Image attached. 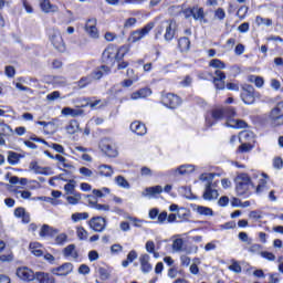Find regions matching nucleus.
<instances>
[{
    "label": "nucleus",
    "mask_w": 283,
    "mask_h": 283,
    "mask_svg": "<svg viewBox=\"0 0 283 283\" xmlns=\"http://www.w3.org/2000/svg\"><path fill=\"white\" fill-rule=\"evenodd\" d=\"M238 113L235 108L229 106L226 108H213L210 113L206 115V125L207 127H213L219 120H224L226 127H232V129H244L247 128V122L242 119H235Z\"/></svg>",
    "instance_id": "obj_1"
},
{
    "label": "nucleus",
    "mask_w": 283,
    "mask_h": 283,
    "mask_svg": "<svg viewBox=\"0 0 283 283\" xmlns=\"http://www.w3.org/2000/svg\"><path fill=\"white\" fill-rule=\"evenodd\" d=\"M213 178H216V174L213 172H206L200 175L199 177V180L205 187L202 198L203 200H208L209 202H211V200H218V197L220 196V193L216 189V187H218V181L213 182Z\"/></svg>",
    "instance_id": "obj_2"
},
{
    "label": "nucleus",
    "mask_w": 283,
    "mask_h": 283,
    "mask_svg": "<svg viewBox=\"0 0 283 283\" xmlns=\"http://www.w3.org/2000/svg\"><path fill=\"white\" fill-rule=\"evenodd\" d=\"M127 52H129V45H123L119 49L114 45H108L102 53V61L106 63V65H114L116 61H123Z\"/></svg>",
    "instance_id": "obj_3"
},
{
    "label": "nucleus",
    "mask_w": 283,
    "mask_h": 283,
    "mask_svg": "<svg viewBox=\"0 0 283 283\" xmlns=\"http://www.w3.org/2000/svg\"><path fill=\"white\" fill-rule=\"evenodd\" d=\"M251 175L241 172L235 177V191L238 196H251V189H255V182Z\"/></svg>",
    "instance_id": "obj_4"
},
{
    "label": "nucleus",
    "mask_w": 283,
    "mask_h": 283,
    "mask_svg": "<svg viewBox=\"0 0 283 283\" xmlns=\"http://www.w3.org/2000/svg\"><path fill=\"white\" fill-rule=\"evenodd\" d=\"M178 29V24L175 20H166L160 22V24L156 28V36H160L164 33L165 41H174L176 36V30Z\"/></svg>",
    "instance_id": "obj_5"
},
{
    "label": "nucleus",
    "mask_w": 283,
    "mask_h": 283,
    "mask_svg": "<svg viewBox=\"0 0 283 283\" xmlns=\"http://www.w3.org/2000/svg\"><path fill=\"white\" fill-rule=\"evenodd\" d=\"M49 39L57 52L63 53L67 50L65 46V41H63V35H61V31H59V29L53 28L49 30Z\"/></svg>",
    "instance_id": "obj_6"
},
{
    "label": "nucleus",
    "mask_w": 283,
    "mask_h": 283,
    "mask_svg": "<svg viewBox=\"0 0 283 283\" xmlns=\"http://www.w3.org/2000/svg\"><path fill=\"white\" fill-rule=\"evenodd\" d=\"M252 180H259L258 186H254L255 193L260 196L261 193H265V191L269 189L268 181L269 175L260 171H252L251 172Z\"/></svg>",
    "instance_id": "obj_7"
},
{
    "label": "nucleus",
    "mask_w": 283,
    "mask_h": 283,
    "mask_svg": "<svg viewBox=\"0 0 283 283\" xmlns=\"http://www.w3.org/2000/svg\"><path fill=\"white\" fill-rule=\"evenodd\" d=\"M269 120L272 127H281L283 124V102L277 103L276 106L271 109Z\"/></svg>",
    "instance_id": "obj_8"
},
{
    "label": "nucleus",
    "mask_w": 283,
    "mask_h": 283,
    "mask_svg": "<svg viewBox=\"0 0 283 283\" xmlns=\"http://www.w3.org/2000/svg\"><path fill=\"white\" fill-rule=\"evenodd\" d=\"M99 149L108 156V158H116L118 156V148L116 143L111 138H104L99 143Z\"/></svg>",
    "instance_id": "obj_9"
},
{
    "label": "nucleus",
    "mask_w": 283,
    "mask_h": 283,
    "mask_svg": "<svg viewBox=\"0 0 283 283\" xmlns=\"http://www.w3.org/2000/svg\"><path fill=\"white\" fill-rule=\"evenodd\" d=\"M154 22H150L146 24L143 29L133 31L130 35L128 36L129 43H138V41H142V39H145L151 30H154Z\"/></svg>",
    "instance_id": "obj_10"
},
{
    "label": "nucleus",
    "mask_w": 283,
    "mask_h": 283,
    "mask_svg": "<svg viewBox=\"0 0 283 283\" xmlns=\"http://www.w3.org/2000/svg\"><path fill=\"white\" fill-rule=\"evenodd\" d=\"M88 227L96 233H103L107 229V219L101 216L92 217L88 220Z\"/></svg>",
    "instance_id": "obj_11"
},
{
    "label": "nucleus",
    "mask_w": 283,
    "mask_h": 283,
    "mask_svg": "<svg viewBox=\"0 0 283 283\" xmlns=\"http://www.w3.org/2000/svg\"><path fill=\"white\" fill-rule=\"evenodd\" d=\"M55 160H57L59 169H61V171H64L66 176H72V174L76 171V168L74 167V165H72V163H70V160H67L62 155H55Z\"/></svg>",
    "instance_id": "obj_12"
},
{
    "label": "nucleus",
    "mask_w": 283,
    "mask_h": 283,
    "mask_svg": "<svg viewBox=\"0 0 283 283\" xmlns=\"http://www.w3.org/2000/svg\"><path fill=\"white\" fill-rule=\"evenodd\" d=\"M15 275L19 277V280H22V282H34L36 277V273H34V271L28 266L18 268L15 270Z\"/></svg>",
    "instance_id": "obj_13"
},
{
    "label": "nucleus",
    "mask_w": 283,
    "mask_h": 283,
    "mask_svg": "<svg viewBox=\"0 0 283 283\" xmlns=\"http://www.w3.org/2000/svg\"><path fill=\"white\" fill-rule=\"evenodd\" d=\"M241 101L245 105H253L255 103V88L251 85H245L241 92Z\"/></svg>",
    "instance_id": "obj_14"
},
{
    "label": "nucleus",
    "mask_w": 283,
    "mask_h": 283,
    "mask_svg": "<svg viewBox=\"0 0 283 283\" xmlns=\"http://www.w3.org/2000/svg\"><path fill=\"white\" fill-rule=\"evenodd\" d=\"M163 104L166 107H169L170 109H176L182 102L180 101V97L176 94L168 93L163 96Z\"/></svg>",
    "instance_id": "obj_15"
},
{
    "label": "nucleus",
    "mask_w": 283,
    "mask_h": 283,
    "mask_svg": "<svg viewBox=\"0 0 283 283\" xmlns=\"http://www.w3.org/2000/svg\"><path fill=\"white\" fill-rule=\"evenodd\" d=\"M72 271H74V265L72 263H64L57 268H53L51 273H53V275H57L59 277H65L70 275Z\"/></svg>",
    "instance_id": "obj_16"
},
{
    "label": "nucleus",
    "mask_w": 283,
    "mask_h": 283,
    "mask_svg": "<svg viewBox=\"0 0 283 283\" xmlns=\"http://www.w3.org/2000/svg\"><path fill=\"white\" fill-rule=\"evenodd\" d=\"M149 260H150L149 254H142L139 256L142 273H151V270L154 269V266L151 265V263H149Z\"/></svg>",
    "instance_id": "obj_17"
},
{
    "label": "nucleus",
    "mask_w": 283,
    "mask_h": 283,
    "mask_svg": "<svg viewBox=\"0 0 283 283\" xmlns=\"http://www.w3.org/2000/svg\"><path fill=\"white\" fill-rule=\"evenodd\" d=\"M85 30L92 39H98V29L96 28V19L87 20Z\"/></svg>",
    "instance_id": "obj_18"
},
{
    "label": "nucleus",
    "mask_w": 283,
    "mask_h": 283,
    "mask_svg": "<svg viewBox=\"0 0 283 283\" xmlns=\"http://www.w3.org/2000/svg\"><path fill=\"white\" fill-rule=\"evenodd\" d=\"M227 80V75L224 74V72L217 70L214 72V78H213V83L217 87V90H224V81Z\"/></svg>",
    "instance_id": "obj_19"
},
{
    "label": "nucleus",
    "mask_w": 283,
    "mask_h": 283,
    "mask_svg": "<svg viewBox=\"0 0 283 283\" xmlns=\"http://www.w3.org/2000/svg\"><path fill=\"white\" fill-rule=\"evenodd\" d=\"M130 130L137 136H145L147 134V127L140 122H133L130 124Z\"/></svg>",
    "instance_id": "obj_20"
},
{
    "label": "nucleus",
    "mask_w": 283,
    "mask_h": 283,
    "mask_svg": "<svg viewBox=\"0 0 283 283\" xmlns=\"http://www.w3.org/2000/svg\"><path fill=\"white\" fill-rule=\"evenodd\" d=\"M62 116H71V118H76L78 116H83L84 112L81 108H72V107H64L61 111Z\"/></svg>",
    "instance_id": "obj_21"
},
{
    "label": "nucleus",
    "mask_w": 283,
    "mask_h": 283,
    "mask_svg": "<svg viewBox=\"0 0 283 283\" xmlns=\"http://www.w3.org/2000/svg\"><path fill=\"white\" fill-rule=\"evenodd\" d=\"M160 193H163V186H154L146 188L142 192V196H144V198H154V196H158Z\"/></svg>",
    "instance_id": "obj_22"
},
{
    "label": "nucleus",
    "mask_w": 283,
    "mask_h": 283,
    "mask_svg": "<svg viewBox=\"0 0 283 283\" xmlns=\"http://www.w3.org/2000/svg\"><path fill=\"white\" fill-rule=\"evenodd\" d=\"M35 280H38L39 283H56V280L54 279V276L45 272H36Z\"/></svg>",
    "instance_id": "obj_23"
},
{
    "label": "nucleus",
    "mask_w": 283,
    "mask_h": 283,
    "mask_svg": "<svg viewBox=\"0 0 283 283\" xmlns=\"http://www.w3.org/2000/svg\"><path fill=\"white\" fill-rule=\"evenodd\" d=\"M88 207H91V209H95L96 211H102V212H107L111 209L109 205L98 203V200L94 198L88 199Z\"/></svg>",
    "instance_id": "obj_24"
},
{
    "label": "nucleus",
    "mask_w": 283,
    "mask_h": 283,
    "mask_svg": "<svg viewBox=\"0 0 283 283\" xmlns=\"http://www.w3.org/2000/svg\"><path fill=\"white\" fill-rule=\"evenodd\" d=\"M40 8L46 14L50 12H59V7L52 4L50 0H40Z\"/></svg>",
    "instance_id": "obj_25"
},
{
    "label": "nucleus",
    "mask_w": 283,
    "mask_h": 283,
    "mask_svg": "<svg viewBox=\"0 0 283 283\" xmlns=\"http://www.w3.org/2000/svg\"><path fill=\"white\" fill-rule=\"evenodd\" d=\"M64 258H71L72 260H78V251L76 250V245L70 244L63 250Z\"/></svg>",
    "instance_id": "obj_26"
},
{
    "label": "nucleus",
    "mask_w": 283,
    "mask_h": 283,
    "mask_svg": "<svg viewBox=\"0 0 283 283\" xmlns=\"http://www.w3.org/2000/svg\"><path fill=\"white\" fill-rule=\"evenodd\" d=\"M97 172L104 178H112V176H114V168H112L109 165H99L97 167Z\"/></svg>",
    "instance_id": "obj_27"
},
{
    "label": "nucleus",
    "mask_w": 283,
    "mask_h": 283,
    "mask_svg": "<svg viewBox=\"0 0 283 283\" xmlns=\"http://www.w3.org/2000/svg\"><path fill=\"white\" fill-rule=\"evenodd\" d=\"M109 72V67L106 65H102L99 69H96L90 76H92V81H99L103 78L104 74Z\"/></svg>",
    "instance_id": "obj_28"
},
{
    "label": "nucleus",
    "mask_w": 283,
    "mask_h": 283,
    "mask_svg": "<svg viewBox=\"0 0 283 283\" xmlns=\"http://www.w3.org/2000/svg\"><path fill=\"white\" fill-rule=\"evenodd\" d=\"M193 171H196V166L193 165H182L174 170L175 174H179L180 176H187L189 174H193Z\"/></svg>",
    "instance_id": "obj_29"
},
{
    "label": "nucleus",
    "mask_w": 283,
    "mask_h": 283,
    "mask_svg": "<svg viewBox=\"0 0 283 283\" xmlns=\"http://www.w3.org/2000/svg\"><path fill=\"white\" fill-rule=\"evenodd\" d=\"M15 218H21L24 224L30 223V213L25 211V208H17L14 210Z\"/></svg>",
    "instance_id": "obj_30"
},
{
    "label": "nucleus",
    "mask_w": 283,
    "mask_h": 283,
    "mask_svg": "<svg viewBox=\"0 0 283 283\" xmlns=\"http://www.w3.org/2000/svg\"><path fill=\"white\" fill-rule=\"evenodd\" d=\"M56 233H59V229L44 224L40 231V237L48 238V237L56 235Z\"/></svg>",
    "instance_id": "obj_31"
},
{
    "label": "nucleus",
    "mask_w": 283,
    "mask_h": 283,
    "mask_svg": "<svg viewBox=\"0 0 283 283\" xmlns=\"http://www.w3.org/2000/svg\"><path fill=\"white\" fill-rule=\"evenodd\" d=\"M192 18L195 21H201L207 23V19H205V9L200 7H193Z\"/></svg>",
    "instance_id": "obj_32"
},
{
    "label": "nucleus",
    "mask_w": 283,
    "mask_h": 283,
    "mask_svg": "<svg viewBox=\"0 0 283 283\" xmlns=\"http://www.w3.org/2000/svg\"><path fill=\"white\" fill-rule=\"evenodd\" d=\"M29 249L36 258H41V255H43V245L39 242L30 243Z\"/></svg>",
    "instance_id": "obj_33"
},
{
    "label": "nucleus",
    "mask_w": 283,
    "mask_h": 283,
    "mask_svg": "<svg viewBox=\"0 0 283 283\" xmlns=\"http://www.w3.org/2000/svg\"><path fill=\"white\" fill-rule=\"evenodd\" d=\"M21 158H23V156L19 153L15 151H8V163L9 165H19V163L21 161Z\"/></svg>",
    "instance_id": "obj_34"
},
{
    "label": "nucleus",
    "mask_w": 283,
    "mask_h": 283,
    "mask_svg": "<svg viewBox=\"0 0 283 283\" xmlns=\"http://www.w3.org/2000/svg\"><path fill=\"white\" fill-rule=\"evenodd\" d=\"M172 251L175 253H182L185 251V241L180 238L172 241Z\"/></svg>",
    "instance_id": "obj_35"
},
{
    "label": "nucleus",
    "mask_w": 283,
    "mask_h": 283,
    "mask_svg": "<svg viewBox=\"0 0 283 283\" xmlns=\"http://www.w3.org/2000/svg\"><path fill=\"white\" fill-rule=\"evenodd\" d=\"M64 191L66 196H72L73 193L76 192V180L70 179L69 182L64 186Z\"/></svg>",
    "instance_id": "obj_36"
},
{
    "label": "nucleus",
    "mask_w": 283,
    "mask_h": 283,
    "mask_svg": "<svg viewBox=\"0 0 283 283\" xmlns=\"http://www.w3.org/2000/svg\"><path fill=\"white\" fill-rule=\"evenodd\" d=\"M65 200L69 205L76 206L82 200L81 192H74L71 196H67Z\"/></svg>",
    "instance_id": "obj_37"
},
{
    "label": "nucleus",
    "mask_w": 283,
    "mask_h": 283,
    "mask_svg": "<svg viewBox=\"0 0 283 283\" xmlns=\"http://www.w3.org/2000/svg\"><path fill=\"white\" fill-rule=\"evenodd\" d=\"M78 122L76 119H72L69 122V124L66 125L65 129L67 132V134H76V132H78Z\"/></svg>",
    "instance_id": "obj_38"
},
{
    "label": "nucleus",
    "mask_w": 283,
    "mask_h": 283,
    "mask_svg": "<svg viewBox=\"0 0 283 283\" xmlns=\"http://www.w3.org/2000/svg\"><path fill=\"white\" fill-rule=\"evenodd\" d=\"M191 45V41H189V38H180L178 40V46L180 52H187Z\"/></svg>",
    "instance_id": "obj_39"
},
{
    "label": "nucleus",
    "mask_w": 283,
    "mask_h": 283,
    "mask_svg": "<svg viewBox=\"0 0 283 283\" xmlns=\"http://www.w3.org/2000/svg\"><path fill=\"white\" fill-rule=\"evenodd\" d=\"M90 218V213L87 212H75L71 216L72 222H81V220H87Z\"/></svg>",
    "instance_id": "obj_40"
},
{
    "label": "nucleus",
    "mask_w": 283,
    "mask_h": 283,
    "mask_svg": "<svg viewBox=\"0 0 283 283\" xmlns=\"http://www.w3.org/2000/svg\"><path fill=\"white\" fill-rule=\"evenodd\" d=\"M189 216L190 211L187 208H179L177 210V218H179L181 222H185V220H189Z\"/></svg>",
    "instance_id": "obj_41"
},
{
    "label": "nucleus",
    "mask_w": 283,
    "mask_h": 283,
    "mask_svg": "<svg viewBox=\"0 0 283 283\" xmlns=\"http://www.w3.org/2000/svg\"><path fill=\"white\" fill-rule=\"evenodd\" d=\"M15 198H22V200H30L32 192L28 190H13Z\"/></svg>",
    "instance_id": "obj_42"
},
{
    "label": "nucleus",
    "mask_w": 283,
    "mask_h": 283,
    "mask_svg": "<svg viewBox=\"0 0 283 283\" xmlns=\"http://www.w3.org/2000/svg\"><path fill=\"white\" fill-rule=\"evenodd\" d=\"M196 211L199 216H213V210L209 207L198 206Z\"/></svg>",
    "instance_id": "obj_43"
},
{
    "label": "nucleus",
    "mask_w": 283,
    "mask_h": 283,
    "mask_svg": "<svg viewBox=\"0 0 283 283\" xmlns=\"http://www.w3.org/2000/svg\"><path fill=\"white\" fill-rule=\"evenodd\" d=\"M115 182L118 187H122V189H129V181H127V179H125V177L123 176H117L115 178Z\"/></svg>",
    "instance_id": "obj_44"
},
{
    "label": "nucleus",
    "mask_w": 283,
    "mask_h": 283,
    "mask_svg": "<svg viewBox=\"0 0 283 283\" xmlns=\"http://www.w3.org/2000/svg\"><path fill=\"white\" fill-rule=\"evenodd\" d=\"M209 66L214 67L216 70H224V67H227V64H224V62L219 59H213L209 62Z\"/></svg>",
    "instance_id": "obj_45"
},
{
    "label": "nucleus",
    "mask_w": 283,
    "mask_h": 283,
    "mask_svg": "<svg viewBox=\"0 0 283 283\" xmlns=\"http://www.w3.org/2000/svg\"><path fill=\"white\" fill-rule=\"evenodd\" d=\"M255 23H256V25H266L269 28V27L273 25V20L258 15L255 18Z\"/></svg>",
    "instance_id": "obj_46"
},
{
    "label": "nucleus",
    "mask_w": 283,
    "mask_h": 283,
    "mask_svg": "<svg viewBox=\"0 0 283 283\" xmlns=\"http://www.w3.org/2000/svg\"><path fill=\"white\" fill-rule=\"evenodd\" d=\"M92 75H87L85 77H82L78 82L77 85L78 87L83 88V87H87V85H90V83H92Z\"/></svg>",
    "instance_id": "obj_47"
},
{
    "label": "nucleus",
    "mask_w": 283,
    "mask_h": 283,
    "mask_svg": "<svg viewBox=\"0 0 283 283\" xmlns=\"http://www.w3.org/2000/svg\"><path fill=\"white\" fill-rule=\"evenodd\" d=\"M249 81L250 83H254V85H256L258 87H262V85H264V78L260 76L251 75L249 77Z\"/></svg>",
    "instance_id": "obj_48"
},
{
    "label": "nucleus",
    "mask_w": 283,
    "mask_h": 283,
    "mask_svg": "<svg viewBox=\"0 0 283 283\" xmlns=\"http://www.w3.org/2000/svg\"><path fill=\"white\" fill-rule=\"evenodd\" d=\"M80 174L81 176H84V178H92L94 176V171L87 167H81Z\"/></svg>",
    "instance_id": "obj_49"
},
{
    "label": "nucleus",
    "mask_w": 283,
    "mask_h": 283,
    "mask_svg": "<svg viewBox=\"0 0 283 283\" xmlns=\"http://www.w3.org/2000/svg\"><path fill=\"white\" fill-rule=\"evenodd\" d=\"M238 238L241 242H245V244H251V242H253V239L249 238L247 232H240Z\"/></svg>",
    "instance_id": "obj_50"
},
{
    "label": "nucleus",
    "mask_w": 283,
    "mask_h": 283,
    "mask_svg": "<svg viewBox=\"0 0 283 283\" xmlns=\"http://www.w3.org/2000/svg\"><path fill=\"white\" fill-rule=\"evenodd\" d=\"M76 235L80 240H87V230H85L83 227H80L76 230Z\"/></svg>",
    "instance_id": "obj_51"
},
{
    "label": "nucleus",
    "mask_w": 283,
    "mask_h": 283,
    "mask_svg": "<svg viewBox=\"0 0 283 283\" xmlns=\"http://www.w3.org/2000/svg\"><path fill=\"white\" fill-rule=\"evenodd\" d=\"M261 258H264V260H268L269 262H275V254L269 251H263L260 253Z\"/></svg>",
    "instance_id": "obj_52"
},
{
    "label": "nucleus",
    "mask_w": 283,
    "mask_h": 283,
    "mask_svg": "<svg viewBox=\"0 0 283 283\" xmlns=\"http://www.w3.org/2000/svg\"><path fill=\"white\" fill-rule=\"evenodd\" d=\"M59 98H61V92H59V91H54L46 95V101H49L51 103Z\"/></svg>",
    "instance_id": "obj_53"
},
{
    "label": "nucleus",
    "mask_w": 283,
    "mask_h": 283,
    "mask_svg": "<svg viewBox=\"0 0 283 283\" xmlns=\"http://www.w3.org/2000/svg\"><path fill=\"white\" fill-rule=\"evenodd\" d=\"M65 242H67V234L66 233H60L55 238V244L63 245V244H65Z\"/></svg>",
    "instance_id": "obj_54"
},
{
    "label": "nucleus",
    "mask_w": 283,
    "mask_h": 283,
    "mask_svg": "<svg viewBox=\"0 0 283 283\" xmlns=\"http://www.w3.org/2000/svg\"><path fill=\"white\" fill-rule=\"evenodd\" d=\"M97 273L102 280H109V271L107 269L98 268Z\"/></svg>",
    "instance_id": "obj_55"
},
{
    "label": "nucleus",
    "mask_w": 283,
    "mask_h": 283,
    "mask_svg": "<svg viewBox=\"0 0 283 283\" xmlns=\"http://www.w3.org/2000/svg\"><path fill=\"white\" fill-rule=\"evenodd\" d=\"M247 12H249V7L243 6L238 10L237 17L242 21L247 17Z\"/></svg>",
    "instance_id": "obj_56"
},
{
    "label": "nucleus",
    "mask_w": 283,
    "mask_h": 283,
    "mask_svg": "<svg viewBox=\"0 0 283 283\" xmlns=\"http://www.w3.org/2000/svg\"><path fill=\"white\" fill-rule=\"evenodd\" d=\"M49 147L51 149H54V151H56L57 154H65V148L61 144L52 143Z\"/></svg>",
    "instance_id": "obj_57"
},
{
    "label": "nucleus",
    "mask_w": 283,
    "mask_h": 283,
    "mask_svg": "<svg viewBox=\"0 0 283 283\" xmlns=\"http://www.w3.org/2000/svg\"><path fill=\"white\" fill-rule=\"evenodd\" d=\"M216 19H219V21H224V18L227 17V13L224 12V9L219 8L214 12Z\"/></svg>",
    "instance_id": "obj_58"
},
{
    "label": "nucleus",
    "mask_w": 283,
    "mask_h": 283,
    "mask_svg": "<svg viewBox=\"0 0 283 283\" xmlns=\"http://www.w3.org/2000/svg\"><path fill=\"white\" fill-rule=\"evenodd\" d=\"M249 253H260L262 251V245L253 243L248 248Z\"/></svg>",
    "instance_id": "obj_59"
},
{
    "label": "nucleus",
    "mask_w": 283,
    "mask_h": 283,
    "mask_svg": "<svg viewBox=\"0 0 283 283\" xmlns=\"http://www.w3.org/2000/svg\"><path fill=\"white\" fill-rule=\"evenodd\" d=\"M4 74L9 78H14V74H17V71L14 70V66H6Z\"/></svg>",
    "instance_id": "obj_60"
},
{
    "label": "nucleus",
    "mask_w": 283,
    "mask_h": 283,
    "mask_svg": "<svg viewBox=\"0 0 283 283\" xmlns=\"http://www.w3.org/2000/svg\"><path fill=\"white\" fill-rule=\"evenodd\" d=\"M230 271H233V273H242V266H240V263L237 261L232 262V264L229 266Z\"/></svg>",
    "instance_id": "obj_61"
},
{
    "label": "nucleus",
    "mask_w": 283,
    "mask_h": 283,
    "mask_svg": "<svg viewBox=\"0 0 283 283\" xmlns=\"http://www.w3.org/2000/svg\"><path fill=\"white\" fill-rule=\"evenodd\" d=\"M126 76H127V78H130L133 81L139 80L138 74L135 73L134 69H127Z\"/></svg>",
    "instance_id": "obj_62"
},
{
    "label": "nucleus",
    "mask_w": 283,
    "mask_h": 283,
    "mask_svg": "<svg viewBox=\"0 0 283 283\" xmlns=\"http://www.w3.org/2000/svg\"><path fill=\"white\" fill-rule=\"evenodd\" d=\"M191 83H193V78L189 75H187L186 77H184V80L180 82L181 87H189V85H191Z\"/></svg>",
    "instance_id": "obj_63"
},
{
    "label": "nucleus",
    "mask_w": 283,
    "mask_h": 283,
    "mask_svg": "<svg viewBox=\"0 0 283 283\" xmlns=\"http://www.w3.org/2000/svg\"><path fill=\"white\" fill-rule=\"evenodd\" d=\"M273 167H274V169H282V167H283V160H282L281 157H275V158L273 159Z\"/></svg>",
    "instance_id": "obj_64"
}]
</instances>
